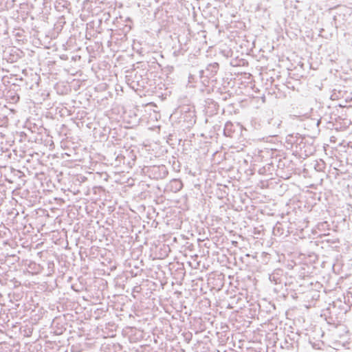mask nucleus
<instances>
[{
	"instance_id": "nucleus-1",
	"label": "nucleus",
	"mask_w": 352,
	"mask_h": 352,
	"mask_svg": "<svg viewBox=\"0 0 352 352\" xmlns=\"http://www.w3.org/2000/svg\"><path fill=\"white\" fill-rule=\"evenodd\" d=\"M219 68V64L214 63L208 65L207 70H211L212 72L217 73Z\"/></svg>"
},
{
	"instance_id": "nucleus-2",
	"label": "nucleus",
	"mask_w": 352,
	"mask_h": 352,
	"mask_svg": "<svg viewBox=\"0 0 352 352\" xmlns=\"http://www.w3.org/2000/svg\"><path fill=\"white\" fill-rule=\"evenodd\" d=\"M173 183H175L176 185H175V187H176V189L177 190H179L180 189H182V183L180 182V181H178V180H174L173 182Z\"/></svg>"
},
{
	"instance_id": "nucleus-3",
	"label": "nucleus",
	"mask_w": 352,
	"mask_h": 352,
	"mask_svg": "<svg viewBox=\"0 0 352 352\" xmlns=\"http://www.w3.org/2000/svg\"><path fill=\"white\" fill-rule=\"evenodd\" d=\"M230 125H231V123L228 122V123H226V127L227 128V127H228V126H230Z\"/></svg>"
}]
</instances>
